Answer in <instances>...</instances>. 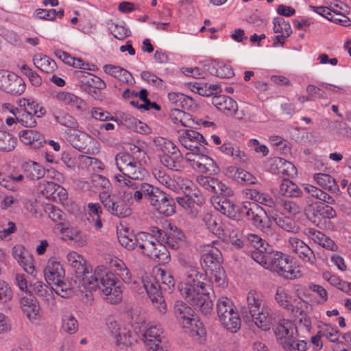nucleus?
I'll list each match as a JSON object with an SVG mask.
<instances>
[{
    "mask_svg": "<svg viewBox=\"0 0 351 351\" xmlns=\"http://www.w3.org/2000/svg\"><path fill=\"white\" fill-rule=\"evenodd\" d=\"M186 278L178 285L181 295L197 311L207 315L213 311L211 289L202 281V274L191 264L186 266Z\"/></svg>",
    "mask_w": 351,
    "mask_h": 351,
    "instance_id": "1",
    "label": "nucleus"
},
{
    "mask_svg": "<svg viewBox=\"0 0 351 351\" xmlns=\"http://www.w3.org/2000/svg\"><path fill=\"white\" fill-rule=\"evenodd\" d=\"M244 193L246 198L254 202H242L239 208L241 215L251 221L256 228L265 232H270L271 221L266 211L258 204L271 208L275 204L274 199L269 194L256 189H245Z\"/></svg>",
    "mask_w": 351,
    "mask_h": 351,
    "instance_id": "2",
    "label": "nucleus"
},
{
    "mask_svg": "<svg viewBox=\"0 0 351 351\" xmlns=\"http://www.w3.org/2000/svg\"><path fill=\"white\" fill-rule=\"evenodd\" d=\"M252 258L264 268L277 273L286 279H295L301 276L299 269L293 268L289 256L277 251H256Z\"/></svg>",
    "mask_w": 351,
    "mask_h": 351,
    "instance_id": "3",
    "label": "nucleus"
},
{
    "mask_svg": "<svg viewBox=\"0 0 351 351\" xmlns=\"http://www.w3.org/2000/svg\"><path fill=\"white\" fill-rule=\"evenodd\" d=\"M196 181L204 189L218 196L213 199L215 208L229 218L237 219V215L235 206L226 197L232 196L233 191L217 178L199 176Z\"/></svg>",
    "mask_w": 351,
    "mask_h": 351,
    "instance_id": "4",
    "label": "nucleus"
},
{
    "mask_svg": "<svg viewBox=\"0 0 351 351\" xmlns=\"http://www.w3.org/2000/svg\"><path fill=\"white\" fill-rule=\"evenodd\" d=\"M174 313L185 332L195 341L204 343L206 332L203 324L195 317L194 310L182 301H176L174 304Z\"/></svg>",
    "mask_w": 351,
    "mask_h": 351,
    "instance_id": "5",
    "label": "nucleus"
},
{
    "mask_svg": "<svg viewBox=\"0 0 351 351\" xmlns=\"http://www.w3.org/2000/svg\"><path fill=\"white\" fill-rule=\"evenodd\" d=\"M154 227L150 228L151 232H138L134 234L128 228H125L118 232L119 243L128 250L138 248L141 253L147 256L152 254L156 241H160L158 234L154 232Z\"/></svg>",
    "mask_w": 351,
    "mask_h": 351,
    "instance_id": "6",
    "label": "nucleus"
},
{
    "mask_svg": "<svg viewBox=\"0 0 351 351\" xmlns=\"http://www.w3.org/2000/svg\"><path fill=\"white\" fill-rule=\"evenodd\" d=\"M222 263V254L214 246H208L202 255V267L210 281L218 287L224 288L228 285V280L225 271L221 267Z\"/></svg>",
    "mask_w": 351,
    "mask_h": 351,
    "instance_id": "7",
    "label": "nucleus"
},
{
    "mask_svg": "<svg viewBox=\"0 0 351 351\" xmlns=\"http://www.w3.org/2000/svg\"><path fill=\"white\" fill-rule=\"evenodd\" d=\"M116 165L121 173L114 176V181L121 188L125 187L127 184H123L119 180V177L125 180H130L131 182H138L145 175V169L141 163L129 153H119L115 157ZM120 180H121L120 178Z\"/></svg>",
    "mask_w": 351,
    "mask_h": 351,
    "instance_id": "8",
    "label": "nucleus"
},
{
    "mask_svg": "<svg viewBox=\"0 0 351 351\" xmlns=\"http://www.w3.org/2000/svg\"><path fill=\"white\" fill-rule=\"evenodd\" d=\"M247 310L255 325L263 330H267L272 324L269 308L259 294L251 291L247 295Z\"/></svg>",
    "mask_w": 351,
    "mask_h": 351,
    "instance_id": "9",
    "label": "nucleus"
},
{
    "mask_svg": "<svg viewBox=\"0 0 351 351\" xmlns=\"http://www.w3.org/2000/svg\"><path fill=\"white\" fill-rule=\"evenodd\" d=\"M121 182L127 184V189L123 191V196L128 201L134 200L137 203H141L143 199L150 204L157 194L159 188L149 183L139 181L138 182H131L130 180H125L119 177Z\"/></svg>",
    "mask_w": 351,
    "mask_h": 351,
    "instance_id": "10",
    "label": "nucleus"
},
{
    "mask_svg": "<svg viewBox=\"0 0 351 351\" xmlns=\"http://www.w3.org/2000/svg\"><path fill=\"white\" fill-rule=\"evenodd\" d=\"M97 272L100 274L97 288L101 290L104 299L110 304L118 303L122 297L120 282L112 273L103 267H99Z\"/></svg>",
    "mask_w": 351,
    "mask_h": 351,
    "instance_id": "11",
    "label": "nucleus"
},
{
    "mask_svg": "<svg viewBox=\"0 0 351 351\" xmlns=\"http://www.w3.org/2000/svg\"><path fill=\"white\" fill-rule=\"evenodd\" d=\"M99 197L104 207L111 215L119 218H125L131 215L130 201L124 198L123 194L116 195L108 191H102L99 193Z\"/></svg>",
    "mask_w": 351,
    "mask_h": 351,
    "instance_id": "12",
    "label": "nucleus"
},
{
    "mask_svg": "<svg viewBox=\"0 0 351 351\" xmlns=\"http://www.w3.org/2000/svg\"><path fill=\"white\" fill-rule=\"evenodd\" d=\"M178 140L185 149L191 151L190 154L206 152L205 145H208V143L203 135L196 130H182Z\"/></svg>",
    "mask_w": 351,
    "mask_h": 351,
    "instance_id": "13",
    "label": "nucleus"
},
{
    "mask_svg": "<svg viewBox=\"0 0 351 351\" xmlns=\"http://www.w3.org/2000/svg\"><path fill=\"white\" fill-rule=\"evenodd\" d=\"M154 232L158 234L160 241L172 250L179 249L186 245L184 233L176 226L171 227L168 233L158 227H154Z\"/></svg>",
    "mask_w": 351,
    "mask_h": 351,
    "instance_id": "14",
    "label": "nucleus"
},
{
    "mask_svg": "<svg viewBox=\"0 0 351 351\" xmlns=\"http://www.w3.org/2000/svg\"><path fill=\"white\" fill-rule=\"evenodd\" d=\"M0 88L11 95H21L25 89L23 79L14 73L0 70Z\"/></svg>",
    "mask_w": 351,
    "mask_h": 351,
    "instance_id": "15",
    "label": "nucleus"
},
{
    "mask_svg": "<svg viewBox=\"0 0 351 351\" xmlns=\"http://www.w3.org/2000/svg\"><path fill=\"white\" fill-rule=\"evenodd\" d=\"M288 243L292 252L295 254L304 264L310 266L315 265L317 258L313 251L302 240L291 237L289 239Z\"/></svg>",
    "mask_w": 351,
    "mask_h": 351,
    "instance_id": "16",
    "label": "nucleus"
},
{
    "mask_svg": "<svg viewBox=\"0 0 351 351\" xmlns=\"http://www.w3.org/2000/svg\"><path fill=\"white\" fill-rule=\"evenodd\" d=\"M73 75L79 81L81 88L89 94L96 93L95 89L103 90L106 87L104 81L89 72L76 71Z\"/></svg>",
    "mask_w": 351,
    "mask_h": 351,
    "instance_id": "17",
    "label": "nucleus"
},
{
    "mask_svg": "<svg viewBox=\"0 0 351 351\" xmlns=\"http://www.w3.org/2000/svg\"><path fill=\"white\" fill-rule=\"evenodd\" d=\"M97 267L94 272L92 270H89L88 268L85 269L84 272L80 274L75 280V282L77 285L78 290L81 292L88 291V293H86V297H91V291L95 290L99 283L100 274H98Z\"/></svg>",
    "mask_w": 351,
    "mask_h": 351,
    "instance_id": "18",
    "label": "nucleus"
},
{
    "mask_svg": "<svg viewBox=\"0 0 351 351\" xmlns=\"http://www.w3.org/2000/svg\"><path fill=\"white\" fill-rule=\"evenodd\" d=\"M143 287L155 307L161 314H165L167 305L162 295L161 287L158 280L152 278L144 282Z\"/></svg>",
    "mask_w": 351,
    "mask_h": 351,
    "instance_id": "19",
    "label": "nucleus"
},
{
    "mask_svg": "<svg viewBox=\"0 0 351 351\" xmlns=\"http://www.w3.org/2000/svg\"><path fill=\"white\" fill-rule=\"evenodd\" d=\"M150 205L159 213L165 216H171L176 211L174 199L160 189L157 191L153 201H150Z\"/></svg>",
    "mask_w": 351,
    "mask_h": 351,
    "instance_id": "20",
    "label": "nucleus"
},
{
    "mask_svg": "<svg viewBox=\"0 0 351 351\" xmlns=\"http://www.w3.org/2000/svg\"><path fill=\"white\" fill-rule=\"evenodd\" d=\"M310 309L309 304L306 301L300 298L293 300L290 304V307L287 308V311H291L298 319L300 326H302L307 330L311 327V322L308 316Z\"/></svg>",
    "mask_w": 351,
    "mask_h": 351,
    "instance_id": "21",
    "label": "nucleus"
},
{
    "mask_svg": "<svg viewBox=\"0 0 351 351\" xmlns=\"http://www.w3.org/2000/svg\"><path fill=\"white\" fill-rule=\"evenodd\" d=\"M274 333L277 340L283 347L288 342H291L293 338H296L297 329L291 321L282 319L274 328Z\"/></svg>",
    "mask_w": 351,
    "mask_h": 351,
    "instance_id": "22",
    "label": "nucleus"
},
{
    "mask_svg": "<svg viewBox=\"0 0 351 351\" xmlns=\"http://www.w3.org/2000/svg\"><path fill=\"white\" fill-rule=\"evenodd\" d=\"M269 170L271 173L289 178L297 175V169L293 163L280 157H274L269 160Z\"/></svg>",
    "mask_w": 351,
    "mask_h": 351,
    "instance_id": "23",
    "label": "nucleus"
},
{
    "mask_svg": "<svg viewBox=\"0 0 351 351\" xmlns=\"http://www.w3.org/2000/svg\"><path fill=\"white\" fill-rule=\"evenodd\" d=\"M45 280L49 284L60 282L64 278V269L55 258H51L44 270Z\"/></svg>",
    "mask_w": 351,
    "mask_h": 351,
    "instance_id": "24",
    "label": "nucleus"
},
{
    "mask_svg": "<svg viewBox=\"0 0 351 351\" xmlns=\"http://www.w3.org/2000/svg\"><path fill=\"white\" fill-rule=\"evenodd\" d=\"M54 98L63 105L69 106L77 112H82L86 110V102L73 93L60 91L54 95Z\"/></svg>",
    "mask_w": 351,
    "mask_h": 351,
    "instance_id": "25",
    "label": "nucleus"
},
{
    "mask_svg": "<svg viewBox=\"0 0 351 351\" xmlns=\"http://www.w3.org/2000/svg\"><path fill=\"white\" fill-rule=\"evenodd\" d=\"M19 303L27 318L31 321L35 320L40 311V306L35 296L32 293L21 295Z\"/></svg>",
    "mask_w": 351,
    "mask_h": 351,
    "instance_id": "26",
    "label": "nucleus"
},
{
    "mask_svg": "<svg viewBox=\"0 0 351 351\" xmlns=\"http://www.w3.org/2000/svg\"><path fill=\"white\" fill-rule=\"evenodd\" d=\"M211 103L219 111L228 116L236 114L238 110L237 103L230 97L219 95L211 98Z\"/></svg>",
    "mask_w": 351,
    "mask_h": 351,
    "instance_id": "27",
    "label": "nucleus"
},
{
    "mask_svg": "<svg viewBox=\"0 0 351 351\" xmlns=\"http://www.w3.org/2000/svg\"><path fill=\"white\" fill-rule=\"evenodd\" d=\"M114 121L119 125L125 126L141 134H146L148 131V127L145 123L129 114L121 113L119 116L114 117Z\"/></svg>",
    "mask_w": 351,
    "mask_h": 351,
    "instance_id": "28",
    "label": "nucleus"
},
{
    "mask_svg": "<svg viewBox=\"0 0 351 351\" xmlns=\"http://www.w3.org/2000/svg\"><path fill=\"white\" fill-rule=\"evenodd\" d=\"M19 136L22 143L34 149L40 148L46 142L43 136L36 130H23L19 132Z\"/></svg>",
    "mask_w": 351,
    "mask_h": 351,
    "instance_id": "29",
    "label": "nucleus"
},
{
    "mask_svg": "<svg viewBox=\"0 0 351 351\" xmlns=\"http://www.w3.org/2000/svg\"><path fill=\"white\" fill-rule=\"evenodd\" d=\"M109 328L115 339L117 350L131 346V336L126 329L121 330L116 322H110Z\"/></svg>",
    "mask_w": 351,
    "mask_h": 351,
    "instance_id": "30",
    "label": "nucleus"
},
{
    "mask_svg": "<svg viewBox=\"0 0 351 351\" xmlns=\"http://www.w3.org/2000/svg\"><path fill=\"white\" fill-rule=\"evenodd\" d=\"M305 234L311 238L315 243H318L324 248L332 251H335L337 248V246L330 238L319 230L313 228H307L305 230Z\"/></svg>",
    "mask_w": 351,
    "mask_h": 351,
    "instance_id": "31",
    "label": "nucleus"
},
{
    "mask_svg": "<svg viewBox=\"0 0 351 351\" xmlns=\"http://www.w3.org/2000/svg\"><path fill=\"white\" fill-rule=\"evenodd\" d=\"M313 178L319 186L324 189L328 190L330 193L337 195L341 193L339 186L336 183L335 178L331 176L318 173L314 175Z\"/></svg>",
    "mask_w": 351,
    "mask_h": 351,
    "instance_id": "32",
    "label": "nucleus"
},
{
    "mask_svg": "<svg viewBox=\"0 0 351 351\" xmlns=\"http://www.w3.org/2000/svg\"><path fill=\"white\" fill-rule=\"evenodd\" d=\"M223 327L231 332H237L241 328V320L237 310L219 319Z\"/></svg>",
    "mask_w": 351,
    "mask_h": 351,
    "instance_id": "33",
    "label": "nucleus"
},
{
    "mask_svg": "<svg viewBox=\"0 0 351 351\" xmlns=\"http://www.w3.org/2000/svg\"><path fill=\"white\" fill-rule=\"evenodd\" d=\"M52 114L54 120L62 125L71 129L78 128V123L75 118L64 110L61 108L54 109Z\"/></svg>",
    "mask_w": 351,
    "mask_h": 351,
    "instance_id": "34",
    "label": "nucleus"
},
{
    "mask_svg": "<svg viewBox=\"0 0 351 351\" xmlns=\"http://www.w3.org/2000/svg\"><path fill=\"white\" fill-rule=\"evenodd\" d=\"M22 169L26 178L37 180L45 176V169L36 162L29 161L23 164Z\"/></svg>",
    "mask_w": 351,
    "mask_h": 351,
    "instance_id": "35",
    "label": "nucleus"
},
{
    "mask_svg": "<svg viewBox=\"0 0 351 351\" xmlns=\"http://www.w3.org/2000/svg\"><path fill=\"white\" fill-rule=\"evenodd\" d=\"M160 159L161 163L171 170L179 171L182 167L183 156L180 152L161 155Z\"/></svg>",
    "mask_w": 351,
    "mask_h": 351,
    "instance_id": "36",
    "label": "nucleus"
},
{
    "mask_svg": "<svg viewBox=\"0 0 351 351\" xmlns=\"http://www.w3.org/2000/svg\"><path fill=\"white\" fill-rule=\"evenodd\" d=\"M104 71L106 73L112 75L121 82L132 84L134 81L132 74L129 71L119 66L106 64L104 66Z\"/></svg>",
    "mask_w": 351,
    "mask_h": 351,
    "instance_id": "37",
    "label": "nucleus"
},
{
    "mask_svg": "<svg viewBox=\"0 0 351 351\" xmlns=\"http://www.w3.org/2000/svg\"><path fill=\"white\" fill-rule=\"evenodd\" d=\"M33 62L36 68L47 73H51L57 69L55 61L45 55H35Z\"/></svg>",
    "mask_w": 351,
    "mask_h": 351,
    "instance_id": "38",
    "label": "nucleus"
},
{
    "mask_svg": "<svg viewBox=\"0 0 351 351\" xmlns=\"http://www.w3.org/2000/svg\"><path fill=\"white\" fill-rule=\"evenodd\" d=\"M143 341L149 351H167V346L162 336L143 335Z\"/></svg>",
    "mask_w": 351,
    "mask_h": 351,
    "instance_id": "39",
    "label": "nucleus"
},
{
    "mask_svg": "<svg viewBox=\"0 0 351 351\" xmlns=\"http://www.w3.org/2000/svg\"><path fill=\"white\" fill-rule=\"evenodd\" d=\"M167 247L163 242L156 241L152 254H148L147 256L160 263H167L170 261V253Z\"/></svg>",
    "mask_w": 351,
    "mask_h": 351,
    "instance_id": "40",
    "label": "nucleus"
},
{
    "mask_svg": "<svg viewBox=\"0 0 351 351\" xmlns=\"http://www.w3.org/2000/svg\"><path fill=\"white\" fill-rule=\"evenodd\" d=\"M280 193L288 197H299L302 196V191L290 179L285 178L280 185Z\"/></svg>",
    "mask_w": 351,
    "mask_h": 351,
    "instance_id": "41",
    "label": "nucleus"
},
{
    "mask_svg": "<svg viewBox=\"0 0 351 351\" xmlns=\"http://www.w3.org/2000/svg\"><path fill=\"white\" fill-rule=\"evenodd\" d=\"M87 211L89 217H88V221L93 223V226L99 229L102 227V223L101 221V215L102 214L101 206L99 203L90 202L87 205Z\"/></svg>",
    "mask_w": 351,
    "mask_h": 351,
    "instance_id": "42",
    "label": "nucleus"
},
{
    "mask_svg": "<svg viewBox=\"0 0 351 351\" xmlns=\"http://www.w3.org/2000/svg\"><path fill=\"white\" fill-rule=\"evenodd\" d=\"M66 259L69 264L73 267L76 274V278L88 267L86 266V262L83 257L75 252H71L67 254Z\"/></svg>",
    "mask_w": 351,
    "mask_h": 351,
    "instance_id": "43",
    "label": "nucleus"
},
{
    "mask_svg": "<svg viewBox=\"0 0 351 351\" xmlns=\"http://www.w3.org/2000/svg\"><path fill=\"white\" fill-rule=\"evenodd\" d=\"M153 176L156 180L167 189L176 191L178 189L175 180L172 179L163 169L155 168L152 171Z\"/></svg>",
    "mask_w": 351,
    "mask_h": 351,
    "instance_id": "44",
    "label": "nucleus"
},
{
    "mask_svg": "<svg viewBox=\"0 0 351 351\" xmlns=\"http://www.w3.org/2000/svg\"><path fill=\"white\" fill-rule=\"evenodd\" d=\"M38 190L46 198L54 199H56V191H64V188L53 182L43 180L39 182Z\"/></svg>",
    "mask_w": 351,
    "mask_h": 351,
    "instance_id": "45",
    "label": "nucleus"
},
{
    "mask_svg": "<svg viewBox=\"0 0 351 351\" xmlns=\"http://www.w3.org/2000/svg\"><path fill=\"white\" fill-rule=\"evenodd\" d=\"M79 328L78 322L70 313H64L62 317V330L67 334H75Z\"/></svg>",
    "mask_w": 351,
    "mask_h": 351,
    "instance_id": "46",
    "label": "nucleus"
},
{
    "mask_svg": "<svg viewBox=\"0 0 351 351\" xmlns=\"http://www.w3.org/2000/svg\"><path fill=\"white\" fill-rule=\"evenodd\" d=\"M206 152L186 154V158L188 161L192 162V166L197 171L202 172L204 170V164H206L210 158L206 155Z\"/></svg>",
    "mask_w": 351,
    "mask_h": 351,
    "instance_id": "47",
    "label": "nucleus"
},
{
    "mask_svg": "<svg viewBox=\"0 0 351 351\" xmlns=\"http://www.w3.org/2000/svg\"><path fill=\"white\" fill-rule=\"evenodd\" d=\"M92 138L86 133L81 132L78 135H75L72 141L73 147L82 152H86L89 149V145L92 142Z\"/></svg>",
    "mask_w": 351,
    "mask_h": 351,
    "instance_id": "48",
    "label": "nucleus"
},
{
    "mask_svg": "<svg viewBox=\"0 0 351 351\" xmlns=\"http://www.w3.org/2000/svg\"><path fill=\"white\" fill-rule=\"evenodd\" d=\"M276 225L285 231L290 232H295L298 231V228L295 226V221L290 217L277 215L274 218Z\"/></svg>",
    "mask_w": 351,
    "mask_h": 351,
    "instance_id": "49",
    "label": "nucleus"
},
{
    "mask_svg": "<svg viewBox=\"0 0 351 351\" xmlns=\"http://www.w3.org/2000/svg\"><path fill=\"white\" fill-rule=\"evenodd\" d=\"M16 139L10 134L0 130V151L10 152L15 147Z\"/></svg>",
    "mask_w": 351,
    "mask_h": 351,
    "instance_id": "50",
    "label": "nucleus"
},
{
    "mask_svg": "<svg viewBox=\"0 0 351 351\" xmlns=\"http://www.w3.org/2000/svg\"><path fill=\"white\" fill-rule=\"evenodd\" d=\"M234 306L230 299L227 297L220 298L217 303V313L219 319L234 311Z\"/></svg>",
    "mask_w": 351,
    "mask_h": 351,
    "instance_id": "51",
    "label": "nucleus"
},
{
    "mask_svg": "<svg viewBox=\"0 0 351 351\" xmlns=\"http://www.w3.org/2000/svg\"><path fill=\"white\" fill-rule=\"evenodd\" d=\"M53 285L54 287H53V289L56 294L62 298H67L72 296L73 288L71 286L70 283L66 282L64 279L60 280V282L54 283Z\"/></svg>",
    "mask_w": 351,
    "mask_h": 351,
    "instance_id": "52",
    "label": "nucleus"
},
{
    "mask_svg": "<svg viewBox=\"0 0 351 351\" xmlns=\"http://www.w3.org/2000/svg\"><path fill=\"white\" fill-rule=\"evenodd\" d=\"M274 32L275 33H280L289 36L292 33L291 26L289 23L286 22L282 18H276L274 19Z\"/></svg>",
    "mask_w": 351,
    "mask_h": 351,
    "instance_id": "53",
    "label": "nucleus"
},
{
    "mask_svg": "<svg viewBox=\"0 0 351 351\" xmlns=\"http://www.w3.org/2000/svg\"><path fill=\"white\" fill-rule=\"evenodd\" d=\"M202 220L210 232L220 234L221 226L215 216L207 213L204 215Z\"/></svg>",
    "mask_w": 351,
    "mask_h": 351,
    "instance_id": "54",
    "label": "nucleus"
},
{
    "mask_svg": "<svg viewBox=\"0 0 351 351\" xmlns=\"http://www.w3.org/2000/svg\"><path fill=\"white\" fill-rule=\"evenodd\" d=\"M154 142L160 146V149L162 152V155L174 154L176 152H180L172 141L164 138H158L154 140Z\"/></svg>",
    "mask_w": 351,
    "mask_h": 351,
    "instance_id": "55",
    "label": "nucleus"
},
{
    "mask_svg": "<svg viewBox=\"0 0 351 351\" xmlns=\"http://www.w3.org/2000/svg\"><path fill=\"white\" fill-rule=\"evenodd\" d=\"M275 300L277 303L285 310L290 307V297L287 291L283 287H278L275 295Z\"/></svg>",
    "mask_w": 351,
    "mask_h": 351,
    "instance_id": "56",
    "label": "nucleus"
},
{
    "mask_svg": "<svg viewBox=\"0 0 351 351\" xmlns=\"http://www.w3.org/2000/svg\"><path fill=\"white\" fill-rule=\"evenodd\" d=\"M16 121L26 128H33L36 125V121L34 116L24 110L22 112L19 111V114H16Z\"/></svg>",
    "mask_w": 351,
    "mask_h": 351,
    "instance_id": "57",
    "label": "nucleus"
},
{
    "mask_svg": "<svg viewBox=\"0 0 351 351\" xmlns=\"http://www.w3.org/2000/svg\"><path fill=\"white\" fill-rule=\"evenodd\" d=\"M315 211L318 213L322 219H333L336 217L337 213L330 206L319 202L316 204Z\"/></svg>",
    "mask_w": 351,
    "mask_h": 351,
    "instance_id": "58",
    "label": "nucleus"
},
{
    "mask_svg": "<svg viewBox=\"0 0 351 351\" xmlns=\"http://www.w3.org/2000/svg\"><path fill=\"white\" fill-rule=\"evenodd\" d=\"M13 298L12 290L10 285L5 280L0 279V304H4L12 300Z\"/></svg>",
    "mask_w": 351,
    "mask_h": 351,
    "instance_id": "59",
    "label": "nucleus"
},
{
    "mask_svg": "<svg viewBox=\"0 0 351 351\" xmlns=\"http://www.w3.org/2000/svg\"><path fill=\"white\" fill-rule=\"evenodd\" d=\"M21 70L22 73L25 75L31 84L34 86H39L42 84V78L40 76L32 69H30L27 65L23 64Z\"/></svg>",
    "mask_w": 351,
    "mask_h": 351,
    "instance_id": "60",
    "label": "nucleus"
},
{
    "mask_svg": "<svg viewBox=\"0 0 351 351\" xmlns=\"http://www.w3.org/2000/svg\"><path fill=\"white\" fill-rule=\"evenodd\" d=\"M35 293L45 300H49L51 298V291L48 289L46 285L43 282L37 281L34 285Z\"/></svg>",
    "mask_w": 351,
    "mask_h": 351,
    "instance_id": "61",
    "label": "nucleus"
},
{
    "mask_svg": "<svg viewBox=\"0 0 351 351\" xmlns=\"http://www.w3.org/2000/svg\"><path fill=\"white\" fill-rule=\"evenodd\" d=\"M290 341L283 346L286 351H306L307 343L304 341L293 338Z\"/></svg>",
    "mask_w": 351,
    "mask_h": 351,
    "instance_id": "62",
    "label": "nucleus"
},
{
    "mask_svg": "<svg viewBox=\"0 0 351 351\" xmlns=\"http://www.w3.org/2000/svg\"><path fill=\"white\" fill-rule=\"evenodd\" d=\"M90 178L93 186L96 189H108L110 185L109 180L101 175L94 173Z\"/></svg>",
    "mask_w": 351,
    "mask_h": 351,
    "instance_id": "63",
    "label": "nucleus"
},
{
    "mask_svg": "<svg viewBox=\"0 0 351 351\" xmlns=\"http://www.w3.org/2000/svg\"><path fill=\"white\" fill-rule=\"evenodd\" d=\"M230 156L232 158L236 165H241L245 163L248 160L247 155L240 150L238 147L234 146L230 152Z\"/></svg>",
    "mask_w": 351,
    "mask_h": 351,
    "instance_id": "64",
    "label": "nucleus"
}]
</instances>
